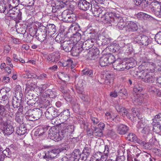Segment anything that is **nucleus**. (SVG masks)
I'll return each instance as SVG.
<instances>
[{
    "mask_svg": "<svg viewBox=\"0 0 161 161\" xmlns=\"http://www.w3.org/2000/svg\"><path fill=\"white\" fill-rule=\"evenodd\" d=\"M99 0H93L91 2V10L93 14L95 17H99L100 14L102 15L105 12L104 8L103 7H100Z\"/></svg>",
    "mask_w": 161,
    "mask_h": 161,
    "instance_id": "obj_1",
    "label": "nucleus"
},
{
    "mask_svg": "<svg viewBox=\"0 0 161 161\" xmlns=\"http://www.w3.org/2000/svg\"><path fill=\"white\" fill-rule=\"evenodd\" d=\"M142 88L141 85L137 84H136L133 88L134 92L136 93V98L133 100V102L135 105L138 104L141 105L142 102L143 98V95L140 94L142 91Z\"/></svg>",
    "mask_w": 161,
    "mask_h": 161,
    "instance_id": "obj_2",
    "label": "nucleus"
},
{
    "mask_svg": "<svg viewBox=\"0 0 161 161\" xmlns=\"http://www.w3.org/2000/svg\"><path fill=\"white\" fill-rule=\"evenodd\" d=\"M133 39L134 41L141 46H147L150 43V40L149 37L143 35H135Z\"/></svg>",
    "mask_w": 161,
    "mask_h": 161,
    "instance_id": "obj_3",
    "label": "nucleus"
},
{
    "mask_svg": "<svg viewBox=\"0 0 161 161\" xmlns=\"http://www.w3.org/2000/svg\"><path fill=\"white\" fill-rule=\"evenodd\" d=\"M118 14H113L112 12H105L101 15L100 18L105 23L112 24L113 25L114 22L115 16Z\"/></svg>",
    "mask_w": 161,
    "mask_h": 161,
    "instance_id": "obj_4",
    "label": "nucleus"
},
{
    "mask_svg": "<svg viewBox=\"0 0 161 161\" xmlns=\"http://www.w3.org/2000/svg\"><path fill=\"white\" fill-rule=\"evenodd\" d=\"M42 28H41L37 31L35 30V34L34 36H35L36 38L41 42H43L45 39L47 35V30L45 29L46 27L43 26Z\"/></svg>",
    "mask_w": 161,
    "mask_h": 161,
    "instance_id": "obj_5",
    "label": "nucleus"
},
{
    "mask_svg": "<svg viewBox=\"0 0 161 161\" xmlns=\"http://www.w3.org/2000/svg\"><path fill=\"white\" fill-rule=\"evenodd\" d=\"M151 10L155 15L161 17V5L158 2H153L149 5Z\"/></svg>",
    "mask_w": 161,
    "mask_h": 161,
    "instance_id": "obj_6",
    "label": "nucleus"
},
{
    "mask_svg": "<svg viewBox=\"0 0 161 161\" xmlns=\"http://www.w3.org/2000/svg\"><path fill=\"white\" fill-rule=\"evenodd\" d=\"M62 17L64 21L72 23L75 21L76 19V15L73 14H68L67 11H64L62 14Z\"/></svg>",
    "mask_w": 161,
    "mask_h": 161,
    "instance_id": "obj_7",
    "label": "nucleus"
},
{
    "mask_svg": "<svg viewBox=\"0 0 161 161\" xmlns=\"http://www.w3.org/2000/svg\"><path fill=\"white\" fill-rule=\"evenodd\" d=\"M71 26L72 27L74 26V30L76 31L75 33L73 34L72 37L75 39L76 42L79 41L81 37V35L80 32H81L80 31V25L78 23H73Z\"/></svg>",
    "mask_w": 161,
    "mask_h": 161,
    "instance_id": "obj_8",
    "label": "nucleus"
},
{
    "mask_svg": "<svg viewBox=\"0 0 161 161\" xmlns=\"http://www.w3.org/2000/svg\"><path fill=\"white\" fill-rule=\"evenodd\" d=\"M93 0H80L79 1L78 5L79 8L84 11L88 10L90 7L91 8V2Z\"/></svg>",
    "mask_w": 161,
    "mask_h": 161,
    "instance_id": "obj_9",
    "label": "nucleus"
},
{
    "mask_svg": "<svg viewBox=\"0 0 161 161\" xmlns=\"http://www.w3.org/2000/svg\"><path fill=\"white\" fill-rule=\"evenodd\" d=\"M153 122L157 124V125L153 127V131L158 132L159 131H161V113L156 115L154 119Z\"/></svg>",
    "mask_w": 161,
    "mask_h": 161,
    "instance_id": "obj_10",
    "label": "nucleus"
},
{
    "mask_svg": "<svg viewBox=\"0 0 161 161\" xmlns=\"http://www.w3.org/2000/svg\"><path fill=\"white\" fill-rule=\"evenodd\" d=\"M117 25L118 28L120 30H122L123 28L125 29L126 25L123 19L120 17L119 15L118 14L115 16V18L114 20V22L113 25Z\"/></svg>",
    "mask_w": 161,
    "mask_h": 161,
    "instance_id": "obj_11",
    "label": "nucleus"
},
{
    "mask_svg": "<svg viewBox=\"0 0 161 161\" xmlns=\"http://www.w3.org/2000/svg\"><path fill=\"white\" fill-rule=\"evenodd\" d=\"M122 93L123 95L126 96L127 93L126 90L122 86L120 85L119 86L115 87V90L114 92H111L110 94V95L111 97H116L117 96V92Z\"/></svg>",
    "mask_w": 161,
    "mask_h": 161,
    "instance_id": "obj_12",
    "label": "nucleus"
},
{
    "mask_svg": "<svg viewBox=\"0 0 161 161\" xmlns=\"http://www.w3.org/2000/svg\"><path fill=\"white\" fill-rule=\"evenodd\" d=\"M69 3V2L67 0L62 1V2H58L55 4V6L53 5L52 7V12L53 13H55L59 10L60 9L64 7Z\"/></svg>",
    "mask_w": 161,
    "mask_h": 161,
    "instance_id": "obj_13",
    "label": "nucleus"
},
{
    "mask_svg": "<svg viewBox=\"0 0 161 161\" xmlns=\"http://www.w3.org/2000/svg\"><path fill=\"white\" fill-rule=\"evenodd\" d=\"M99 53V51L97 48H92L88 53L87 58L91 60H96L98 58Z\"/></svg>",
    "mask_w": 161,
    "mask_h": 161,
    "instance_id": "obj_14",
    "label": "nucleus"
},
{
    "mask_svg": "<svg viewBox=\"0 0 161 161\" xmlns=\"http://www.w3.org/2000/svg\"><path fill=\"white\" fill-rule=\"evenodd\" d=\"M74 43L70 41H64L61 43V47L66 52L71 51L73 48Z\"/></svg>",
    "mask_w": 161,
    "mask_h": 161,
    "instance_id": "obj_15",
    "label": "nucleus"
},
{
    "mask_svg": "<svg viewBox=\"0 0 161 161\" xmlns=\"http://www.w3.org/2000/svg\"><path fill=\"white\" fill-rule=\"evenodd\" d=\"M126 62L120 61L117 59L114 62V64H113L114 68L115 69L119 71H122L125 69V64Z\"/></svg>",
    "mask_w": 161,
    "mask_h": 161,
    "instance_id": "obj_16",
    "label": "nucleus"
},
{
    "mask_svg": "<svg viewBox=\"0 0 161 161\" xmlns=\"http://www.w3.org/2000/svg\"><path fill=\"white\" fill-rule=\"evenodd\" d=\"M138 26L137 24L135 22L132 21L129 22L126 24L125 27V30L128 32H135L138 30Z\"/></svg>",
    "mask_w": 161,
    "mask_h": 161,
    "instance_id": "obj_17",
    "label": "nucleus"
},
{
    "mask_svg": "<svg viewBox=\"0 0 161 161\" xmlns=\"http://www.w3.org/2000/svg\"><path fill=\"white\" fill-rule=\"evenodd\" d=\"M54 130L55 131H53L52 129L50 130L51 133H49V136L50 138L56 142H58L61 140L63 139V137L60 136L59 133L57 132L56 130L55 129Z\"/></svg>",
    "mask_w": 161,
    "mask_h": 161,
    "instance_id": "obj_18",
    "label": "nucleus"
},
{
    "mask_svg": "<svg viewBox=\"0 0 161 161\" xmlns=\"http://www.w3.org/2000/svg\"><path fill=\"white\" fill-rule=\"evenodd\" d=\"M31 111H28L25 114V116L27 120L31 121H33L39 119L41 116L39 112H37L36 114H31L30 113Z\"/></svg>",
    "mask_w": 161,
    "mask_h": 161,
    "instance_id": "obj_19",
    "label": "nucleus"
},
{
    "mask_svg": "<svg viewBox=\"0 0 161 161\" xmlns=\"http://www.w3.org/2000/svg\"><path fill=\"white\" fill-rule=\"evenodd\" d=\"M60 58V55L58 52H54L49 55L47 58V60L51 62H56L58 61Z\"/></svg>",
    "mask_w": 161,
    "mask_h": 161,
    "instance_id": "obj_20",
    "label": "nucleus"
},
{
    "mask_svg": "<svg viewBox=\"0 0 161 161\" xmlns=\"http://www.w3.org/2000/svg\"><path fill=\"white\" fill-rule=\"evenodd\" d=\"M16 7H12L11 9V18L14 20L16 22L17 20H19V9L16 8Z\"/></svg>",
    "mask_w": 161,
    "mask_h": 161,
    "instance_id": "obj_21",
    "label": "nucleus"
},
{
    "mask_svg": "<svg viewBox=\"0 0 161 161\" xmlns=\"http://www.w3.org/2000/svg\"><path fill=\"white\" fill-rule=\"evenodd\" d=\"M24 115L22 113V109L19 108L15 114V119L18 123L21 124L23 123Z\"/></svg>",
    "mask_w": 161,
    "mask_h": 161,
    "instance_id": "obj_22",
    "label": "nucleus"
},
{
    "mask_svg": "<svg viewBox=\"0 0 161 161\" xmlns=\"http://www.w3.org/2000/svg\"><path fill=\"white\" fill-rule=\"evenodd\" d=\"M82 50H83L81 46L74 45L71 50L72 55L73 56H77Z\"/></svg>",
    "mask_w": 161,
    "mask_h": 161,
    "instance_id": "obj_23",
    "label": "nucleus"
},
{
    "mask_svg": "<svg viewBox=\"0 0 161 161\" xmlns=\"http://www.w3.org/2000/svg\"><path fill=\"white\" fill-rule=\"evenodd\" d=\"M128 130V127L125 125L121 124L119 125L117 129L118 132L120 135L125 134Z\"/></svg>",
    "mask_w": 161,
    "mask_h": 161,
    "instance_id": "obj_24",
    "label": "nucleus"
},
{
    "mask_svg": "<svg viewBox=\"0 0 161 161\" xmlns=\"http://www.w3.org/2000/svg\"><path fill=\"white\" fill-rule=\"evenodd\" d=\"M80 153L79 150L78 149H75L69 157L70 161H74L75 159H78L80 157Z\"/></svg>",
    "mask_w": 161,
    "mask_h": 161,
    "instance_id": "obj_25",
    "label": "nucleus"
},
{
    "mask_svg": "<svg viewBox=\"0 0 161 161\" xmlns=\"http://www.w3.org/2000/svg\"><path fill=\"white\" fill-rule=\"evenodd\" d=\"M90 41V40L87 39L83 42L81 47H82L83 50H88L91 48L93 46L94 43L91 42Z\"/></svg>",
    "mask_w": 161,
    "mask_h": 161,
    "instance_id": "obj_26",
    "label": "nucleus"
},
{
    "mask_svg": "<svg viewBox=\"0 0 161 161\" xmlns=\"http://www.w3.org/2000/svg\"><path fill=\"white\" fill-rule=\"evenodd\" d=\"M6 7L3 0L0 1V12L4 13L6 15V18L9 17L10 14L8 12V10L6 11Z\"/></svg>",
    "mask_w": 161,
    "mask_h": 161,
    "instance_id": "obj_27",
    "label": "nucleus"
},
{
    "mask_svg": "<svg viewBox=\"0 0 161 161\" xmlns=\"http://www.w3.org/2000/svg\"><path fill=\"white\" fill-rule=\"evenodd\" d=\"M107 61L108 58H107L106 55H105L100 58L99 62L101 66L103 67L108 65V62Z\"/></svg>",
    "mask_w": 161,
    "mask_h": 161,
    "instance_id": "obj_28",
    "label": "nucleus"
},
{
    "mask_svg": "<svg viewBox=\"0 0 161 161\" xmlns=\"http://www.w3.org/2000/svg\"><path fill=\"white\" fill-rule=\"evenodd\" d=\"M81 75H85L88 78L92 77L93 76L92 70L88 69H83L81 72Z\"/></svg>",
    "mask_w": 161,
    "mask_h": 161,
    "instance_id": "obj_29",
    "label": "nucleus"
},
{
    "mask_svg": "<svg viewBox=\"0 0 161 161\" xmlns=\"http://www.w3.org/2000/svg\"><path fill=\"white\" fill-rule=\"evenodd\" d=\"M128 140L132 142H138V139L136 136L133 133H129L127 137Z\"/></svg>",
    "mask_w": 161,
    "mask_h": 161,
    "instance_id": "obj_30",
    "label": "nucleus"
},
{
    "mask_svg": "<svg viewBox=\"0 0 161 161\" xmlns=\"http://www.w3.org/2000/svg\"><path fill=\"white\" fill-rule=\"evenodd\" d=\"M45 29L47 30L48 33H50L51 35L54 34L56 31V26L54 24H49L47 27H46Z\"/></svg>",
    "mask_w": 161,
    "mask_h": 161,
    "instance_id": "obj_31",
    "label": "nucleus"
},
{
    "mask_svg": "<svg viewBox=\"0 0 161 161\" xmlns=\"http://www.w3.org/2000/svg\"><path fill=\"white\" fill-rule=\"evenodd\" d=\"M74 130V126L72 125H69L66 126V128L63 130V133H72Z\"/></svg>",
    "mask_w": 161,
    "mask_h": 161,
    "instance_id": "obj_32",
    "label": "nucleus"
},
{
    "mask_svg": "<svg viewBox=\"0 0 161 161\" xmlns=\"http://www.w3.org/2000/svg\"><path fill=\"white\" fill-rule=\"evenodd\" d=\"M137 17L139 19H144L151 17L149 15L142 12L138 13L137 14Z\"/></svg>",
    "mask_w": 161,
    "mask_h": 161,
    "instance_id": "obj_33",
    "label": "nucleus"
},
{
    "mask_svg": "<svg viewBox=\"0 0 161 161\" xmlns=\"http://www.w3.org/2000/svg\"><path fill=\"white\" fill-rule=\"evenodd\" d=\"M91 152L90 149L87 147H85L83 151L84 156L82 158V159L84 160H86L87 158L89 156Z\"/></svg>",
    "mask_w": 161,
    "mask_h": 161,
    "instance_id": "obj_34",
    "label": "nucleus"
},
{
    "mask_svg": "<svg viewBox=\"0 0 161 161\" xmlns=\"http://www.w3.org/2000/svg\"><path fill=\"white\" fill-rule=\"evenodd\" d=\"M21 4L24 6H31L34 4V0H20Z\"/></svg>",
    "mask_w": 161,
    "mask_h": 161,
    "instance_id": "obj_35",
    "label": "nucleus"
},
{
    "mask_svg": "<svg viewBox=\"0 0 161 161\" xmlns=\"http://www.w3.org/2000/svg\"><path fill=\"white\" fill-rule=\"evenodd\" d=\"M47 114H50L52 115L54 118L58 115V114L55 110L53 108L50 107L48 108L47 111Z\"/></svg>",
    "mask_w": 161,
    "mask_h": 161,
    "instance_id": "obj_36",
    "label": "nucleus"
},
{
    "mask_svg": "<svg viewBox=\"0 0 161 161\" xmlns=\"http://www.w3.org/2000/svg\"><path fill=\"white\" fill-rule=\"evenodd\" d=\"M89 34V37H88V39L90 40L91 42L93 43H96V42H98L97 41V36L95 33L91 32Z\"/></svg>",
    "mask_w": 161,
    "mask_h": 161,
    "instance_id": "obj_37",
    "label": "nucleus"
},
{
    "mask_svg": "<svg viewBox=\"0 0 161 161\" xmlns=\"http://www.w3.org/2000/svg\"><path fill=\"white\" fill-rule=\"evenodd\" d=\"M51 153H50V151L46 152L43 156V158L46 159L47 161H49L50 160L53 159L55 157V155Z\"/></svg>",
    "mask_w": 161,
    "mask_h": 161,
    "instance_id": "obj_38",
    "label": "nucleus"
},
{
    "mask_svg": "<svg viewBox=\"0 0 161 161\" xmlns=\"http://www.w3.org/2000/svg\"><path fill=\"white\" fill-rule=\"evenodd\" d=\"M42 96H43L49 97L50 98H53L54 97L55 95H53V92L50 89H48L45 91L44 93L42 94Z\"/></svg>",
    "mask_w": 161,
    "mask_h": 161,
    "instance_id": "obj_39",
    "label": "nucleus"
},
{
    "mask_svg": "<svg viewBox=\"0 0 161 161\" xmlns=\"http://www.w3.org/2000/svg\"><path fill=\"white\" fill-rule=\"evenodd\" d=\"M146 124L142 120L138 122L137 125V127L138 131L141 132V130L143 129H145V126Z\"/></svg>",
    "mask_w": 161,
    "mask_h": 161,
    "instance_id": "obj_40",
    "label": "nucleus"
},
{
    "mask_svg": "<svg viewBox=\"0 0 161 161\" xmlns=\"http://www.w3.org/2000/svg\"><path fill=\"white\" fill-rule=\"evenodd\" d=\"M107 58H108V65L113 63L114 64V62L115 61V58L113 55L110 54L109 55H106Z\"/></svg>",
    "mask_w": 161,
    "mask_h": 161,
    "instance_id": "obj_41",
    "label": "nucleus"
},
{
    "mask_svg": "<svg viewBox=\"0 0 161 161\" xmlns=\"http://www.w3.org/2000/svg\"><path fill=\"white\" fill-rule=\"evenodd\" d=\"M93 134L96 136L101 137L103 136V132L101 129H99L97 128L94 127Z\"/></svg>",
    "mask_w": 161,
    "mask_h": 161,
    "instance_id": "obj_42",
    "label": "nucleus"
},
{
    "mask_svg": "<svg viewBox=\"0 0 161 161\" xmlns=\"http://www.w3.org/2000/svg\"><path fill=\"white\" fill-rule=\"evenodd\" d=\"M134 4L136 5L139 6L142 4H144L145 5V7L146 5V4H147L148 3V1L147 0H135V1H132Z\"/></svg>",
    "mask_w": 161,
    "mask_h": 161,
    "instance_id": "obj_43",
    "label": "nucleus"
},
{
    "mask_svg": "<svg viewBox=\"0 0 161 161\" xmlns=\"http://www.w3.org/2000/svg\"><path fill=\"white\" fill-rule=\"evenodd\" d=\"M49 86L47 84H42L39 86V91L42 95L44 93L45 90Z\"/></svg>",
    "mask_w": 161,
    "mask_h": 161,
    "instance_id": "obj_44",
    "label": "nucleus"
},
{
    "mask_svg": "<svg viewBox=\"0 0 161 161\" xmlns=\"http://www.w3.org/2000/svg\"><path fill=\"white\" fill-rule=\"evenodd\" d=\"M155 39L158 44H161V31L158 32L155 35Z\"/></svg>",
    "mask_w": 161,
    "mask_h": 161,
    "instance_id": "obj_45",
    "label": "nucleus"
},
{
    "mask_svg": "<svg viewBox=\"0 0 161 161\" xmlns=\"http://www.w3.org/2000/svg\"><path fill=\"white\" fill-rule=\"evenodd\" d=\"M110 151V149H109V146L108 145H105L104 150L103 152L104 154H105L104 158H105V160L107 158Z\"/></svg>",
    "mask_w": 161,
    "mask_h": 161,
    "instance_id": "obj_46",
    "label": "nucleus"
},
{
    "mask_svg": "<svg viewBox=\"0 0 161 161\" xmlns=\"http://www.w3.org/2000/svg\"><path fill=\"white\" fill-rule=\"evenodd\" d=\"M61 116L63 118L65 117L64 119H66L68 118V116L69 115V113L68 110H64L61 113Z\"/></svg>",
    "mask_w": 161,
    "mask_h": 161,
    "instance_id": "obj_47",
    "label": "nucleus"
},
{
    "mask_svg": "<svg viewBox=\"0 0 161 161\" xmlns=\"http://www.w3.org/2000/svg\"><path fill=\"white\" fill-rule=\"evenodd\" d=\"M124 111H122V112H120L119 113L120 114L123 116H125L129 119H131V117L130 116L129 114L128 113V111L125 108L124 109Z\"/></svg>",
    "mask_w": 161,
    "mask_h": 161,
    "instance_id": "obj_48",
    "label": "nucleus"
},
{
    "mask_svg": "<svg viewBox=\"0 0 161 161\" xmlns=\"http://www.w3.org/2000/svg\"><path fill=\"white\" fill-rule=\"evenodd\" d=\"M101 40H102V41L101 44L105 45L108 44L110 42V39L109 38H106L104 37H103Z\"/></svg>",
    "mask_w": 161,
    "mask_h": 161,
    "instance_id": "obj_49",
    "label": "nucleus"
},
{
    "mask_svg": "<svg viewBox=\"0 0 161 161\" xmlns=\"http://www.w3.org/2000/svg\"><path fill=\"white\" fill-rule=\"evenodd\" d=\"M151 128L152 127H149L146 124L145 126V129H142L141 132L144 134H146L148 132Z\"/></svg>",
    "mask_w": 161,
    "mask_h": 161,
    "instance_id": "obj_50",
    "label": "nucleus"
},
{
    "mask_svg": "<svg viewBox=\"0 0 161 161\" xmlns=\"http://www.w3.org/2000/svg\"><path fill=\"white\" fill-rule=\"evenodd\" d=\"M125 69H128L135 66V64L133 62H126L125 64Z\"/></svg>",
    "mask_w": 161,
    "mask_h": 161,
    "instance_id": "obj_51",
    "label": "nucleus"
},
{
    "mask_svg": "<svg viewBox=\"0 0 161 161\" xmlns=\"http://www.w3.org/2000/svg\"><path fill=\"white\" fill-rule=\"evenodd\" d=\"M61 151V150L59 148L54 149L51 151H50V153H52V154H54L55 155V157L57 156L58 154Z\"/></svg>",
    "mask_w": 161,
    "mask_h": 161,
    "instance_id": "obj_52",
    "label": "nucleus"
},
{
    "mask_svg": "<svg viewBox=\"0 0 161 161\" xmlns=\"http://www.w3.org/2000/svg\"><path fill=\"white\" fill-rule=\"evenodd\" d=\"M131 111L132 114V116H133L134 117L136 118V117H138L139 113L138 111H137L136 109L135 108H132V109Z\"/></svg>",
    "mask_w": 161,
    "mask_h": 161,
    "instance_id": "obj_53",
    "label": "nucleus"
},
{
    "mask_svg": "<svg viewBox=\"0 0 161 161\" xmlns=\"http://www.w3.org/2000/svg\"><path fill=\"white\" fill-rule=\"evenodd\" d=\"M94 155H96V158H98V161H99V160H102V159H105V158H104V156L103 155H102V153L100 152H97L96 153L94 154Z\"/></svg>",
    "mask_w": 161,
    "mask_h": 161,
    "instance_id": "obj_54",
    "label": "nucleus"
},
{
    "mask_svg": "<svg viewBox=\"0 0 161 161\" xmlns=\"http://www.w3.org/2000/svg\"><path fill=\"white\" fill-rule=\"evenodd\" d=\"M105 118L109 121H111L114 120V119L112 118L111 114L108 112H107L106 113Z\"/></svg>",
    "mask_w": 161,
    "mask_h": 161,
    "instance_id": "obj_55",
    "label": "nucleus"
},
{
    "mask_svg": "<svg viewBox=\"0 0 161 161\" xmlns=\"http://www.w3.org/2000/svg\"><path fill=\"white\" fill-rule=\"evenodd\" d=\"M149 67L153 70L154 72H156V69L157 67L156 65L155 64H154L152 62H150L149 63Z\"/></svg>",
    "mask_w": 161,
    "mask_h": 161,
    "instance_id": "obj_56",
    "label": "nucleus"
},
{
    "mask_svg": "<svg viewBox=\"0 0 161 161\" xmlns=\"http://www.w3.org/2000/svg\"><path fill=\"white\" fill-rule=\"evenodd\" d=\"M19 0H11L12 1V3H11V7H17L18 5V3Z\"/></svg>",
    "mask_w": 161,
    "mask_h": 161,
    "instance_id": "obj_57",
    "label": "nucleus"
},
{
    "mask_svg": "<svg viewBox=\"0 0 161 161\" xmlns=\"http://www.w3.org/2000/svg\"><path fill=\"white\" fill-rule=\"evenodd\" d=\"M153 152L157 155H161V150L157 148H154L153 149Z\"/></svg>",
    "mask_w": 161,
    "mask_h": 161,
    "instance_id": "obj_58",
    "label": "nucleus"
},
{
    "mask_svg": "<svg viewBox=\"0 0 161 161\" xmlns=\"http://www.w3.org/2000/svg\"><path fill=\"white\" fill-rule=\"evenodd\" d=\"M115 108L117 111L119 112H122V110L124 111V109L125 108L123 107L122 106L118 104L115 106Z\"/></svg>",
    "mask_w": 161,
    "mask_h": 161,
    "instance_id": "obj_59",
    "label": "nucleus"
},
{
    "mask_svg": "<svg viewBox=\"0 0 161 161\" xmlns=\"http://www.w3.org/2000/svg\"><path fill=\"white\" fill-rule=\"evenodd\" d=\"M10 152L9 149L8 148H7L5 150H4L3 152V153L6 157L9 158V153Z\"/></svg>",
    "mask_w": 161,
    "mask_h": 161,
    "instance_id": "obj_60",
    "label": "nucleus"
},
{
    "mask_svg": "<svg viewBox=\"0 0 161 161\" xmlns=\"http://www.w3.org/2000/svg\"><path fill=\"white\" fill-rule=\"evenodd\" d=\"M12 106L14 108H17L19 106V104L16 101L13 99V101H12Z\"/></svg>",
    "mask_w": 161,
    "mask_h": 161,
    "instance_id": "obj_61",
    "label": "nucleus"
},
{
    "mask_svg": "<svg viewBox=\"0 0 161 161\" xmlns=\"http://www.w3.org/2000/svg\"><path fill=\"white\" fill-rule=\"evenodd\" d=\"M10 47L9 45L6 46L4 48V52L6 54H8L9 53L10 51Z\"/></svg>",
    "mask_w": 161,
    "mask_h": 161,
    "instance_id": "obj_62",
    "label": "nucleus"
},
{
    "mask_svg": "<svg viewBox=\"0 0 161 161\" xmlns=\"http://www.w3.org/2000/svg\"><path fill=\"white\" fill-rule=\"evenodd\" d=\"M91 120L94 125L97 124L99 122V120L95 117H92Z\"/></svg>",
    "mask_w": 161,
    "mask_h": 161,
    "instance_id": "obj_63",
    "label": "nucleus"
},
{
    "mask_svg": "<svg viewBox=\"0 0 161 161\" xmlns=\"http://www.w3.org/2000/svg\"><path fill=\"white\" fill-rule=\"evenodd\" d=\"M145 72L146 73L147 75V74L149 73H153L154 72L153 70L150 69L149 67H148L145 70Z\"/></svg>",
    "mask_w": 161,
    "mask_h": 161,
    "instance_id": "obj_64",
    "label": "nucleus"
}]
</instances>
